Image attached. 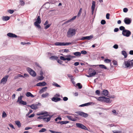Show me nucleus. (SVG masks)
I'll return each instance as SVG.
<instances>
[{
	"instance_id": "nucleus-1",
	"label": "nucleus",
	"mask_w": 133,
	"mask_h": 133,
	"mask_svg": "<svg viewBox=\"0 0 133 133\" xmlns=\"http://www.w3.org/2000/svg\"><path fill=\"white\" fill-rule=\"evenodd\" d=\"M76 33L75 29L72 28H70L67 33V37L68 38H71L74 36Z\"/></svg>"
},
{
	"instance_id": "nucleus-2",
	"label": "nucleus",
	"mask_w": 133,
	"mask_h": 133,
	"mask_svg": "<svg viewBox=\"0 0 133 133\" xmlns=\"http://www.w3.org/2000/svg\"><path fill=\"white\" fill-rule=\"evenodd\" d=\"M124 64L125 68H131L133 66V60L129 59L127 61H124Z\"/></svg>"
},
{
	"instance_id": "nucleus-3",
	"label": "nucleus",
	"mask_w": 133,
	"mask_h": 133,
	"mask_svg": "<svg viewBox=\"0 0 133 133\" xmlns=\"http://www.w3.org/2000/svg\"><path fill=\"white\" fill-rule=\"evenodd\" d=\"M48 113L47 112H42L41 114V115H45L44 116V121L46 122H48L49 121L52 117L51 116H50L49 114H48Z\"/></svg>"
},
{
	"instance_id": "nucleus-4",
	"label": "nucleus",
	"mask_w": 133,
	"mask_h": 133,
	"mask_svg": "<svg viewBox=\"0 0 133 133\" xmlns=\"http://www.w3.org/2000/svg\"><path fill=\"white\" fill-rule=\"evenodd\" d=\"M122 33L123 36L127 37H129L131 34V32L129 30L127 29L122 31Z\"/></svg>"
},
{
	"instance_id": "nucleus-5",
	"label": "nucleus",
	"mask_w": 133,
	"mask_h": 133,
	"mask_svg": "<svg viewBox=\"0 0 133 133\" xmlns=\"http://www.w3.org/2000/svg\"><path fill=\"white\" fill-rule=\"evenodd\" d=\"M27 70L30 74L32 76L35 77L36 76V73L31 69L30 68H27Z\"/></svg>"
},
{
	"instance_id": "nucleus-6",
	"label": "nucleus",
	"mask_w": 133,
	"mask_h": 133,
	"mask_svg": "<svg viewBox=\"0 0 133 133\" xmlns=\"http://www.w3.org/2000/svg\"><path fill=\"white\" fill-rule=\"evenodd\" d=\"M77 127L81 128L85 130H88V128L84 125L80 123H76V124Z\"/></svg>"
},
{
	"instance_id": "nucleus-7",
	"label": "nucleus",
	"mask_w": 133,
	"mask_h": 133,
	"mask_svg": "<svg viewBox=\"0 0 133 133\" xmlns=\"http://www.w3.org/2000/svg\"><path fill=\"white\" fill-rule=\"evenodd\" d=\"M75 113L77 114L78 115L85 118L87 117L88 116V114L82 111H77Z\"/></svg>"
},
{
	"instance_id": "nucleus-8",
	"label": "nucleus",
	"mask_w": 133,
	"mask_h": 133,
	"mask_svg": "<svg viewBox=\"0 0 133 133\" xmlns=\"http://www.w3.org/2000/svg\"><path fill=\"white\" fill-rule=\"evenodd\" d=\"M9 76L6 75L4 76L1 80L0 83L5 84L7 81Z\"/></svg>"
},
{
	"instance_id": "nucleus-9",
	"label": "nucleus",
	"mask_w": 133,
	"mask_h": 133,
	"mask_svg": "<svg viewBox=\"0 0 133 133\" xmlns=\"http://www.w3.org/2000/svg\"><path fill=\"white\" fill-rule=\"evenodd\" d=\"M131 19L128 17L125 18L124 20L125 23L127 25L130 24L131 23Z\"/></svg>"
},
{
	"instance_id": "nucleus-10",
	"label": "nucleus",
	"mask_w": 133,
	"mask_h": 133,
	"mask_svg": "<svg viewBox=\"0 0 133 133\" xmlns=\"http://www.w3.org/2000/svg\"><path fill=\"white\" fill-rule=\"evenodd\" d=\"M93 37V35H91L90 36L83 37L82 38L80 39V40H84L85 39H87L88 40H89L92 39Z\"/></svg>"
},
{
	"instance_id": "nucleus-11",
	"label": "nucleus",
	"mask_w": 133,
	"mask_h": 133,
	"mask_svg": "<svg viewBox=\"0 0 133 133\" xmlns=\"http://www.w3.org/2000/svg\"><path fill=\"white\" fill-rule=\"evenodd\" d=\"M89 70H92V72L90 74V75H91V77L95 76L96 74V72L95 70L94 69H93L91 68H90L89 69Z\"/></svg>"
},
{
	"instance_id": "nucleus-12",
	"label": "nucleus",
	"mask_w": 133,
	"mask_h": 133,
	"mask_svg": "<svg viewBox=\"0 0 133 133\" xmlns=\"http://www.w3.org/2000/svg\"><path fill=\"white\" fill-rule=\"evenodd\" d=\"M28 107H30L31 108L33 109L36 110L38 109V108L37 106V105L35 104H33L31 105H28Z\"/></svg>"
},
{
	"instance_id": "nucleus-13",
	"label": "nucleus",
	"mask_w": 133,
	"mask_h": 133,
	"mask_svg": "<svg viewBox=\"0 0 133 133\" xmlns=\"http://www.w3.org/2000/svg\"><path fill=\"white\" fill-rule=\"evenodd\" d=\"M7 36L10 37H17L18 36L14 34L11 33H8L7 34Z\"/></svg>"
},
{
	"instance_id": "nucleus-14",
	"label": "nucleus",
	"mask_w": 133,
	"mask_h": 133,
	"mask_svg": "<svg viewBox=\"0 0 133 133\" xmlns=\"http://www.w3.org/2000/svg\"><path fill=\"white\" fill-rule=\"evenodd\" d=\"M51 100L52 101L55 102H57L62 100L60 98L57 97H53L52 98Z\"/></svg>"
},
{
	"instance_id": "nucleus-15",
	"label": "nucleus",
	"mask_w": 133,
	"mask_h": 133,
	"mask_svg": "<svg viewBox=\"0 0 133 133\" xmlns=\"http://www.w3.org/2000/svg\"><path fill=\"white\" fill-rule=\"evenodd\" d=\"M77 17L76 16H75L69 19V20H68V21H65V22L64 23V24H66V23H67L69 22H70L74 20H75L76 18Z\"/></svg>"
},
{
	"instance_id": "nucleus-16",
	"label": "nucleus",
	"mask_w": 133,
	"mask_h": 133,
	"mask_svg": "<svg viewBox=\"0 0 133 133\" xmlns=\"http://www.w3.org/2000/svg\"><path fill=\"white\" fill-rule=\"evenodd\" d=\"M46 84V83L45 82H39L36 84V86H44Z\"/></svg>"
},
{
	"instance_id": "nucleus-17",
	"label": "nucleus",
	"mask_w": 133,
	"mask_h": 133,
	"mask_svg": "<svg viewBox=\"0 0 133 133\" xmlns=\"http://www.w3.org/2000/svg\"><path fill=\"white\" fill-rule=\"evenodd\" d=\"M92 104H93V103L92 102H88L87 103H85L83 104L80 105L79 106L80 107H83L84 106H88L89 105H90Z\"/></svg>"
},
{
	"instance_id": "nucleus-18",
	"label": "nucleus",
	"mask_w": 133,
	"mask_h": 133,
	"mask_svg": "<svg viewBox=\"0 0 133 133\" xmlns=\"http://www.w3.org/2000/svg\"><path fill=\"white\" fill-rule=\"evenodd\" d=\"M26 96L28 97H30L32 98L34 97L35 96L33 95L31 93L29 92H27L25 94Z\"/></svg>"
},
{
	"instance_id": "nucleus-19",
	"label": "nucleus",
	"mask_w": 133,
	"mask_h": 133,
	"mask_svg": "<svg viewBox=\"0 0 133 133\" xmlns=\"http://www.w3.org/2000/svg\"><path fill=\"white\" fill-rule=\"evenodd\" d=\"M69 122L68 121H59V122H57V123H60L61 125H63V124H67Z\"/></svg>"
},
{
	"instance_id": "nucleus-20",
	"label": "nucleus",
	"mask_w": 133,
	"mask_h": 133,
	"mask_svg": "<svg viewBox=\"0 0 133 133\" xmlns=\"http://www.w3.org/2000/svg\"><path fill=\"white\" fill-rule=\"evenodd\" d=\"M41 19L40 17V16H38L37 18L36 21L34 23L40 24V23H41Z\"/></svg>"
},
{
	"instance_id": "nucleus-21",
	"label": "nucleus",
	"mask_w": 133,
	"mask_h": 133,
	"mask_svg": "<svg viewBox=\"0 0 133 133\" xmlns=\"http://www.w3.org/2000/svg\"><path fill=\"white\" fill-rule=\"evenodd\" d=\"M58 58V57L56 56H53L50 57V59L51 60L54 61L55 60H57Z\"/></svg>"
},
{
	"instance_id": "nucleus-22",
	"label": "nucleus",
	"mask_w": 133,
	"mask_h": 133,
	"mask_svg": "<svg viewBox=\"0 0 133 133\" xmlns=\"http://www.w3.org/2000/svg\"><path fill=\"white\" fill-rule=\"evenodd\" d=\"M47 87H44L42 88L41 90L39 91V93L40 94H41L43 92L45 91L46 90V89H47Z\"/></svg>"
},
{
	"instance_id": "nucleus-23",
	"label": "nucleus",
	"mask_w": 133,
	"mask_h": 133,
	"mask_svg": "<svg viewBox=\"0 0 133 133\" xmlns=\"http://www.w3.org/2000/svg\"><path fill=\"white\" fill-rule=\"evenodd\" d=\"M60 59L61 60H63V61H65L66 60H67L68 61H70V59L69 58H66L65 57H64L63 56H61L60 57Z\"/></svg>"
},
{
	"instance_id": "nucleus-24",
	"label": "nucleus",
	"mask_w": 133,
	"mask_h": 133,
	"mask_svg": "<svg viewBox=\"0 0 133 133\" xmlns=\"http://www.w3.org/2000/svg\"><path fill=\"white\" fill-rule=\"evenodd\" d=\"M2 19L4 21H7L9 20L10 19V17L8 16H3L2 18Z\"/></svg>"
},
{
	"instance_id": "nucleus-25",
	"label": "nucleus",
	"mask_w": 133,
	"mask_h": 133,
	"mask_svg": "<svg viewBox=\"0 0 133 133\" xmlns=\"http://www.w3.org/2000/svg\"><path fill=\"white\" fill-rule=\"evenodd\" d=\"M23 97V96H21L19 97L18 98V100L17 101V102H19V104H20V102L21 101H22V99Z\"/></svg>"
},
{
	"instance_id": "nucleus-26",
	"label": "nucleus",
	"mask_w": 133,
	"mask_h": 133,
	"mask_svg": "<svg viewBox=\"0 0 133 133\" xmlns=\"http://www.w3.org/2000/svg\"><path fill=\"white\" fill-rule=\"evenodd\" d=\"M108 93V91L106 90H104L102 92V94L105 96H107Z\"/></svg>"
},
{
	"instance_id": "nucleus-27",
	"label": "nucleus",
	"mask_w": 133,
	"mask_h": 133,
	"mask_svg": "<svg viewBox=\"0 0 133 133\" xmlns=\"http://www.w3.org/2000/svg\"><path fill=\"white\" fill-rule=\"evenodd\" d=\"M67 117L69 119L73 121H76V119L73 118L71 116H68Z\"/></svg>"
},
{
	"instance_id": "nucleus-28",
	"label": "nucleus",
	"mask_w": 133,
	"mask_h": 133,
	"mask_svg": "<svg viewBox=\"0 0 133 133\" xmlns=\"http://www.w3.org/2000/svg\"><path fill=\"white\" fill-rule=\"evenodd\" d=\"M55 44L57 46H63V42H56Z\"/></svg>"
},
{
	"instance_id": "nucleus-29",
	"label": "nucleus",
	"mask_w": 133,
	"mask_h": 133,
	"mask_svg": "<svg viewBox=\"0 0 133 133\" xmlns=\"http://www.w3.org/2000/svg\"><path fill=\"white\" fill-rule=\"evenodd\" d=\"M99 67L101 68L104 69H107L109 70V69H107V67L104 65L103 64H100L99 65Z\"/></svg>"
},
{
	"instance_id": "nucleus-30",
	"label": "nucleus",
	"mask_w": 133,
	"mask_h": 133,
	"mask_svg": "<svg viewBox=\"0 0 133 133\" xmlns=\"http://www.w3.org/2000/svg\"><path fill=\"white\" fill-rule=\"evenodd\" d=\"M104 102H106L107 103H108L110 101V99L108 98H106L105 97H104Z\"/></svg>"
},
{
	"instance_id": "nucleus-31",
	"label": "nucleus",
	"mask_w": 133,
	"mask_h": 133,
	"mask_svg": "<svg viewBox=\"0 0 133 133\" xmlns=\"http://www.w3.org/2000/svg\"><path fill=\"white\" fill-rule=\"evenodd\" d=\"M91 9H95V7L96 3L94 1H92Z\"/></svg>"
},
{
	"instance_id": "nucleus-32",
	"label": "nucleus",
	"mask_w": 133,
	"mask_h": 133,
	"mask_svg": "<svg viewBox=\"0 0 133 133\" xmlns=\"http://www.w3.org/2000/svg\"><path fill=\"white\" fill-rule=\"evenodd\" d=\"M23 77V75L20 74H18L14 77V78L15 79H16L19 77Z\"/></svg>"
},
{
	"instance_id": "nucleus-33",
	"label": "nucleus",
	"mask_w": 133,
	"mask_h": 133,
	"mask_svg": "<svg viewBox=\"0 0 133 133\" xmlns=\"http://www.w3.org/2000/svg\"><path fill=\"white\" fill-rule=\"evenodd\" d=\"M122 54L123 55L125 58H126L127 57V54L126 52L125 51H122Z\"/></svg>"
},
{
	"instance_id": "nucleus-34",
	"label": "nucleus",
	"mask_w": 133,
	"mask_h": 133,
	"mask_svg": "<svg viewBox=\"0 0 133 133\" xmlns=\"http://www.w3.org/2000/svg\"><path fill=\"white\" fill-rule=\"evenodd\" d=\"M64 56L67 57L66 58H70V60H71V58H72L73 57H75V56H73L70 55H66Z\"/></svg>"
},
{
	"instance_id": "nucleus-35",
	"label": "nucleus",
	"mask_w": 133,
	"mask_h": 133,
	"mask_svg": "<svg viewBox=\"0 0 133 133\" xmlns=\"http://www.w3.org/2000/svg\"><path fill=\"white\" fill-rule=\"evenodd\" d=\"M49 95V93L46 92L45 94H43L42 95V96L43 98H45L48 96Z\"/></svg>"
},
{
	"instance_id": "nucleus-36",
	"label": "nucleus",
	"mask_w": 133,
	"mask_h": 133,
	"mask_svg": "<svg viewBox=\"0 0 133 133\" xmlns=\"http://www.w3.org/2000/svg\"><path fill=\"white\" fill-rule=\"evenodd\" d=\"M104 97H99L97 99V100L99 101H101L102 102H104Z\"/></svg>"
},
{
	"instance_id": "nucleus-37",
	"label": "nucleus",
	"mask_w": 133,
	"mask_h": 133,
	"mask_svg": "<svg viewBox=\"0 0 133 133\" xmlns=\"http://www.w3.org/2000/svg\"><path fill=\"white\" fill-rule=\"evenodd\" d=\"M73 54L76 56H79L81 55V53L79 52H73Z\"/></svg>"
},
{
	"instance_id": "nucleus-38",
	"label": "nucleus",
	"mask_w": 133,
	"mask_h": 133,
	"mask_svg": "<svg viewBox=\"0 0 133 133\" xmlns=\"http://www.w3.org/2000/svg\"><path fill=\"white\" fill-rule=\"evenodd\" d=\"M15 123L18 126L20 127L21 126V123L19 121H15Z\"/></svg>"
},
{
	"instance_id": "nucleus-39",
	"label": "nucleus",
	"mask_w": 133,
	"mask_h": 133,
	"mask_svg": "<svg viewBox=\"0 0 133 133\" xmlns=\"http://www.w3.org/2000/svg\"><path fill=\"white\" fill-rule=\"evenodd\" d=\"M76 85L78 87V88L79 89H81L82 87V86L80 83H78L76 84Z\"/></svg>"
},
{
	"instance_id": "nucleus-40",
	"label": "nucleus",
	"mask_w": 133,
	"mask_h": 133,
	"mask_svg": "<svg viewBox=\"0 0 133 133\" xmlns=\"http://www.w3.org/2000/svg\"><path fill=\"white\" fill-rule=\"evenodd\" d=\"M72 43L71 42H63V46L68 45H70Z\"/></svg>"
},
{
	"instance_id": "nucleus-41",
	"label": "nucleus",
	"mask_w": 133,
	"mask_h": 133,
	"mask_svg": "<svg viewBox=\"0 0 133 133\" xmlns=\"http://www.w3.org/2000/svg\"><path fill=\"white\" fill-rule=\"evenodd\" d=\"M112 112L113 113L114 115L116 116L118 115V113L116 112V110H114L112 111Z\"/></svg>"
},
{
	"instance_id": "nucleus-42",
	"label": "nucleus",
	"mask_w": 133,
	"mask_h": 133,
	"mask_svg": "<svg viewBox=\"0 0 133 133\" xmlns=\"http://www.w3.org/2000/svg\"><path fill=\"white\" fill-rule=\"evenodd\" d=\"M46 131V129L45 128H42V129L39 130V132H44Z\"/></svg>"
},
{
	"instance_id": "nucleus-43",
	"label": "nucleus",
	"mask_w": 133,
	"mask_h": 133,
	"mask_svg": "<svg viewBox=\"0 0 133 133\" xmlns=\"http://www.w3.org/2000/svg\"><path fill=\"white\" fill-rule=\"evenodd\" d=\"M7 115L5 111H3L2 113V117L3 118H5L6 117Z\"/></svg>"
},
{
	"instance_id": "nucleus-44",
	"label": "nucleus",
	"mask_w": 133,
	"mask_h": 133,
	"mask_svg": "<svg viewBox=\"0 0 133 133\" xmlns=\"http://www.w3.org/2000/svg\"><path fill=\"white\" fill-rule=\"evenodd\" d=\"M119 29L121 30H122L124 31V30H125L126 29H125V27L123 26H121L119 27Z\"/></svg>"
},
{
	"instance_id": "nucleus-45",
	"label": "nucleus",
	"mask_w": 133,
	"mask_h": 133,
	"mask_svg": "<svg viewBox=\"0 0 133 133\" xmlns=\"http://www.w3.org/2000/svg\"><path fill=\"white\" fill-rule=\"evenodd\" d=\"M53 85L56 87H61V86L58 85V84H57V83H54L53 84Z\"/></svg>"
},
{
	"instance_id": "nucleus-46",
	"label": "nucleus",
	"mask_w": 133,
	"mask_h": 133,
	"mask_svg": "<svg viewBox=\"0 0 133 133\" xmlns=\"http://www.w3.org/2000/svg\"><path fill=\"white\" fill-rule=\"evenodd\" d=\"M38 23H34V25L36 26H37L38 29H41V27L40 26V25Z\"/></svg>"
},
{
	"instance_id": "nucleus-47",
	"label": "nucleus",
	"mask_w": 133,
	"mask_h": 133,
	"mask_svg": "<svg viewBox=\"0 0 133 133\" xmlns=\"http://www.w3.org/2000/svg\"><path fill=\"white\" fill-rule=\"evenodd\" d=\"M20 104H22L23 105H26V104L27 103L26 102L22 101L20 102Z\"/></svg>"
},
{
	"instance_id": "nucleus-48",
	"label": "nucleus",
	"mask_w": 133,
	"mask_h": 133,
	"mask_svg": "<svg viewBox=\"0 0 133 133\" xmlns=\"http://www.w3.org/2000/svg\"><path fill=\"white\" fill-rule=\"evenodd\" d=\"M19 3L22 6H23L25 4V2L23 1L20 0V1Z\"/></svg>"
},
{
	"instance_id": "nucleus-49",
	"label": "nucleus",
	"mask_w": 133,
	"mask_h": 133,
	"mask_svg": "<svg viewBox=\"0 0 133 133\" xmlns=\"http://www.w3.org/2000/svg\"><path fill=\"white\" fill-rule=\"evenodd\" d=\"M29 77V75H28L26 74V73L24 74V76H23V77H23L24 78H25L26 77L27 78Z\"/></svg>"
},
{
	"instance_id": "nucleus-50",
	"label": "nucleus",
	"mask_w": 133,
	"mask_h": 133,
	"mask_svg": "<svg viewBox=\"0 0 133 133\" xmlns=\"http://www.w3.org/2000/svg\"><path fill=\"white\" fill-rule=\"evenodd\" d=\"M111 61V60L109 59H105L104 60V62L106 63H109Z\"/></svg>"
},
{
	"instance_id": "nucleus-51",
	"label": "nucleus",
	"mask_w": 133,
	"mask_h": 133,
	"mask_svg": "<svg viewBox=\"0 0 133 133\" xmlns=\"http://www.w3.org/2000/svg\"><path fill=\"white\" fill-rule=\"evenodd\" d=\"M44 78V77H43V76H39L38 77V79L39 80H43Z\"/></svg>"
},
{
	"instance_id": "nucleus-52",
	"label": "nucleus",
	"mask_w": 133,
	"mask_h": 133,
	"mask_svg": "<svg viewBox=\"0 0 133 133\" xmlns=\"http://www.w3.org/2000/svg\"><path fill=\"white\" fill-rule=\"evenodd\" d=\"M33 111L31 109H30L29 110L28 113L26 114V116H28L29 114L31 113Z\"/></svg>"
},
{
	"instance_id": "nucleus-53",
	"label": "nucleus",
	"mask_w": 133,
	"mask_h": 133,
	"mask_svg": "<svg viewBox=\"0 0 133 133\" xmlns=\"http://www.w3.org/2000/svg\"><path fill=\"white\" fill-rule=\"evenodd\" d=\"M82 10V9L81 8L80 9L79 12H78L77 14V16H79L81 14V12Z\"/></svg>"
},
{
	"instance_id": "nucleus-54",
	"label": "nucleus",
	"mask_w": 133,
	"mask_h": 133,
	"mask_svg": "<svg viewBox=\"0 0 133 133\" xmlns=\"http://www.w3.org/2000/svg\"><path fill=\"white\" fill-rule=\"evenodd\" d=\"M57 61L58 63L61 64H62V63L63 62L62 61L60 60L59 59H57Z\"/></svg>"
},
{
	"instance_id": "nucleus-55",
	"label": "nucleus",
	"mask_w": 133,
	"mask_h": 133,
	"mask_svg": "<svg viewBox=\"0 0 133 133\" xmlns=\"http://www.w3.org/2000/svg\"><path fill=\"white\" fill-rule=\"evenodd\" d=\"M8 12L11 14H12L14 12V11L13 10H11L10 9L8 10Z\"/></svg>"
},
{
	"instance_id": "nucleus-56",
	"label": "nucleus",
	"mask_w": 133,
	"mask_h": 133,
	"mask_svg": "<svg viewBox=\"0 0 133 133\" xmlns=\"http://www.w3.org/2000/svg\"><path fill=\"white\" fill-rule=\"evenodd\" d=\"M101 23L102 25L106 23V21L104 20H102L101 21Z\"/></svg>"
},
{
	"instance_id": "nucleus-57",
	"label": "nucleus",
	"mask_w": 133,
	"mask_h": 133,
	"mask_svg": "<svg viewBox=\"0 0 133 133\" xmlns=\"http://www.w3.org/2000/svg\"><path fill=\"white\" fill-rule=\"evenodd\" d=\"M51 24H48L47 25H46L45 26L44 28L45 29H47L50 26Z\"/></svg>"
},
{
	"instance_id": "nucleus-58",
	"label": "nucleus",
	"mask_w": 133,
	"mask_h": 133,
	"mask_svg": "<svg viewBox=\"0 0 133 133\" xmlns=\"http://www.w3.org/2000/svg\"><path fill=\"white\" fill-rule=\"evenodd\" d=\"M80 53L82 54L85 55L87 53V52L85 51L82 50L81 51V52Z\"/></svg>"
},
{
	"instance_id": "nucleus-59",
	"label": "nucleus",
	"mask_w": 133,
	"mask_h": 133,
	"mask_svg": "<svg viewBox=\"0 0 133 133\" xmlns=\"http://www.w3.org/2000/svg\"><path fill=\"white\" fill-rule=\"evenodd\" d=\"M112 62L113 63V64L114 65H117V62L116 61H115V60L113 61Z\"/></svg>"
},
{
	"instance_id": "nucleus-60",
	"label": "nucleus",
	"mask_w": 133,
	"mask_h": 133,
	"mask_svg": "<svg viewBox=\"0 0 133 133\" xmlns=\"http://www.w3.org/2000/svg\"><path fill=\"white\" fill-rule=\"evenodd\" d=\"M96 94L99 95L100 94V91L98 90H97L96 91Z\"/></svg>"
},
{
	"instance_id": "nucleus-61",
	"label": "nucleus",
	"mask_w": 133,
	"mask_h": 133,
	"mask_svg": "<svg viewBox=\"0 0 133 133\" xmlns=\"http://www.w3.org/2000/svg\"><path fill=\"white\" fill-rule=\"evenodd\" d=\"M118 45H117V44H115L113 46V47L115 48V49H117L118 48Z\"/></svg>"
},
{
	"instance_id": "nucleus-62",
	"label": "nucleus",
	"mask_w": 133,
	"mask_h": 133,
	"mask_svg": "<svg viewBox=\"0 0 133 133\" xmlns=\"http://www.w3.org/2000/svg\"><path fill=\"white\" fill-rule=\"evenodd\" d=\"M128 11V9L127 8H124L123 9V11L124 12H127Z\"/></svg>"
},
{
	"instance_id": "nucleus-63",
	"label": "nucleus",
	"mask_w": 133,
	"mask_h": 133,
	"mask_svg": "<svg viewBox=\"0 0 133 133\" xmlns=\"http://www.w3.org/2000/svg\"><path fill=\"white\" fill-rule=\"evenodd\" d=\"M62 51H63V52H69V50L68 49H63L62 50Z\"/></svg>"
},
{
	"instance_id": "nucleus-64",
	"label": "nucleus",
	"mask_w": 133,
	"mask_h": 133,
	"mask_svg": "<svg viewBox=\"0 0 133 133\" xmlns=\"http://www.w3.org/2000/svg\"><path fill=\"white\" fill-rule=\"evenodd\" d=\"M109 16H110V14L109 13L107 14H106V18L108 19H109Z\"/></svg>"
}]
</instances>
